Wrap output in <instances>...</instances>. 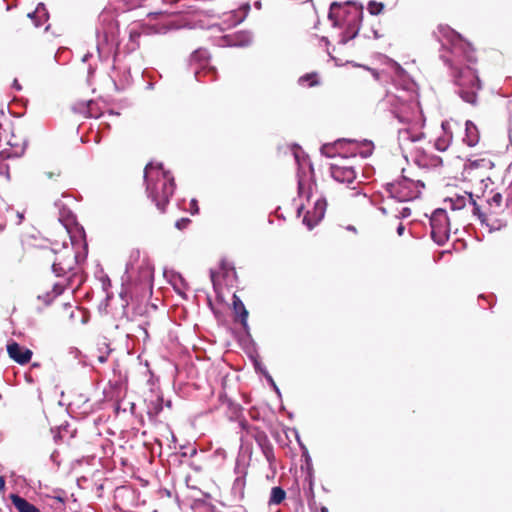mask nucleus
Wrapping results in <instances>:
<instances>
[{
  "label": "nucleus",
  "mask_w": 512,
  "mask_h": 512,
  "mask_svg": "<svg viewBox=\"0 0 512 512\" xmlns=\"http://www.w3.org/2000/svg\"><path fill=\"white\" fill-rule=\"evenodd\" d=\"M386 76L389 75L392 85L400 93L386 89V108L392 118L405 125L399 128L398 141L400 148L405 143H414L424 137V133L415 129L424 125V119L415 94V82L408 71L398 62L386 56Z\"/></svg>",
  "instance_id": "nucleus-1"
},
{
  "label": "nucleus",
  "mask_w": 512,
  "mask_h": 512,
  "mask_svg": "<svg viewBox=\"0 0 512 512\" xmlns=\"http://www.w3.org/2000/svg\"><path fill=\"white\" fill-rule=\"evenodd\" d=\"M434 35L441 44L440 59L449 69L460 98L473 106L477 104L478 92L482 89L477 71L475 51L458 32L447 25H439Z\"/></svg>",
  "instance_id": "nucleus-2"
},
{
  "label": "nucleus",
  "mask_w": 512,
  "mask_h": 512,
  "mask_svg": "<svg viewBox=\"0 0 512 512\" xmlns=\"http://www.w3.org/2000/svg\"><path fill=\"white\" fill-rule=\"evenodd\" d=\"M293 154L298 165V196L301 199H306L308 205L313 202V207H308L303 217V224L312 230L324 218L327 202L321 195H316L317 185L314 181L313 166L309 159L299 147L294 150Z\"/></svg>",
  "instance_id": "nucleus-3"
},
{
  "label": "nucleus",
  "mask_w": 512,
  "mask_h": 512,
  "mask_svg": "<svg viewBox=\"0 0 512 512\" xmlns=\"http://www.w3.org/2000/svg\"><path fill=\"white\" fill-rule=\"evenodd\" d=\"M153 266L148 257L142 256L139 250L131 251L122 276L120 297L145 296L151 293Z\"/></svg>",
  "instance_id": "nucleus-4"
},
{
  "label": "nucleus",
  "mask_w": 512,
  "mask_h": 512,
  "mask_svg": "<svg viewBox=\"0 0 512 512\" xmlns=\"http://www.w3.org/2000/svg\"><path fill=\"white\" fill-rule=\"evenodd\" d=\"M144 180L148 197L161 212H164L175 190L173 176L164 170L162 163L150 162L144 169Z\"/></svg>",
  "instance_id": "nucleus-5"
},
{
  "label": "nucleus",
  "mask_w": 512,
  "mask_h": 512,
  "mask_svg": "<svg viewBox=\"0 0 512 512\" xmlns=\"http://www.w3.org/2000/svg\"><path fill=\"white\" fill-rule=\"evenodd\" d=\"M69 234L72 247L63 244L62 249L56 253V258L52 264V272L57 277H63L71 272L77 263L84 260L87 255V243L85 241V231L83 227H75L74 231L66 227Z\"/></svg>",
  "instance_id": "nucleus-6"
},
{
  "label": "nucleus",
  "mask_w": 512,
  "mask_h": 512,
  "mask_svg": "<svg viewBox=\"0 0 512 512\" xmlns=\"http://www.w3.org/2000/svg\"><path fill=\"white\" fill-rule=\"evenodd\" d=\"M328 16L333 21V26H339L344 29L339 43L346 44L359 32L360 22L363 17V6L352 2H346L343 5L333 2L330 5Z\"/></svg>",
  "instance_id": "nucleus-7"
},
{
  "label": "nucleus",
  "mask_w": 512,
  "mask_h": 512,
  "mask_svg": "<svg viewBox=\"0 0 512 512\" xmlns=\"http://www.w3.org/2000/svg\"><path fill=\"white\" fill-rule=\"evenodd\" d=\"M95 33L99 58L104 60L112 54L116 55L119 45V29L112 11L104 10L100 13Z\"/></svg>",
  "instance_id": "nucleus-8"
},
{
  "label": "nucleus",
  "mask_w": 512,
  "mask_h": 512,
  "mask_svg": "<svg viewBox=\"0 0 512 512\" xmlns=\"http://www.w3.org/2000/svg\"><path fill=\"white\" fill-rule=\"evenodd\" d=\"M418 185L424 187L420 181L414 182L407 177H402L397 182L386 183V192L389 193V197L394 201L407 202L418 197L420 193L417 189Z\"/></svg>",
  "instance_id": "nucleus-9"
},
{
  "label": "nucleus",
  "mask_w": 512,
  "mask_h": 512,
  "mask_svg": "<svg viewBox=\"0 0 512 512\" xmlns=\"http://www.w3.org/2000/svg\"><path fill=\"white\" fill-rule=\"evenodd\" d=\"M431 226V238L433 241L442 246L449 238L450 222L444 209H436L429 218Z\"/></svg>",
  "instance_id": "nucleus-10"
},
{
  "label": "nucleus",
  "mask_w": 512,
  "mask_h": 512,
  "mask_svg": "<svg viewBox=\"0 0 512 512\" xmlns=\"http://www.w3.org/2000/svg\"><path fill=\"white\" fill-rule=\"evenodd\" d=\"M330 173L332 178L339 183L351 184L356 179L354 167L347 163L345 156L341 155L330 165Z\"/></svg>",
  "instance_id": "nucleus-11"
},
{
  "label": "nucleus",
  "mask_w": 512,
  "mask_h": 512,
  "mask_svg": "<svg viewBox=\"0 0 512 512\" xmlns=\"http://www.w3.org/2000/svg\"><path fill=\"white\" fill-rule=\"evenodd\" d=\"M25 147V141L12 134L5 143H3L2 139H0V156L2 158L20 157L23 155Z\"/></svg>",
  "instance_id": "nucleus-12"
},
{
  "label": "nucleus",
  "mask_w": 512,
  "mask_h": 512,
  "mask_svg": "<svg viewBox=\"0 0 512 512\" xmlns=\"http://www.w3.org/2000/svg\"><path fill=\"white\" fill-rule=\"evenodd\" d=\"M250 11V4L245 3L239 9L225 12L222 24L224 28H232L245 20Z\"/></svg>",
  "instance_id": "nucleus-13"
},
{
  "label": "nucleus",
  "mask_w": 512,
  "mask_h": 512,
  "mask_svg": "<svg viewBox=\"0 0 512 512\" xmlns=\"http://www.w3.org/2000/svg\"><path fill=\"white\" fill-rule=\"evenodd\" d=\"M7 353L11 359L20 365L27 364L33 354L30 349L21 346L15 341H11L7 344Z\"/></svg>",
  "instance_id": "nucleus-14"
},
{
  "label": "nucleus",
  "mask_w": 512,
  "mask_h": 512,
  "mask_svg": "<svg viewBox=\"0 0 512 512\" xmlns=\"http://www.w3.org/2000/svg\"><path fill=\"white\" fill-rule=\"evenodd\" d=\"M254 438H255L256 442L258 443V445L260 446L266 460L271 465L275 458H274L273 447L270 444L267 435L264 432L257 431L254 435Z\"/></svg>",
  "instance_id": "nucleus-15"
},
{
  "label": "nucleus",
  "mask_w": 512,
  "mask_h": 512,
  "mask_svg": "<svg viewBox=\"0 0 512 512\" xmlns=\"http://www.w3.org/2000/svg\"><path fill=\"white\" fill-rule=\"evenodd\" d=\"M480 139L479 131L476 125L467 120L465 123V136L463 138V142L467 144L469 147H474Z\"/></svg>",
  "instance_id": "nucleus-16"
},
{
  "label": "nucleus",
  "mask_w": 512,
  "mask_h": 512,
  "mask_svg": "<svg viewBox=\"0 0 512 512\" xmlns=\"http://www.w3.org/2000/svg\"><path fill=\"white\" fill-rule=\"evenodd\" d=\"M233 309L235 314L239 317L240 323L245 331H248V311L246 310L243 302L236 295L233 296Z\"/></svg>",
  "instance_id": "nucleus-17"
},
{
  "label": "nucleus",
  "mask_w": 512,
  "mask_h": 512,
  "mask_svg": "<svg viewBox=\"0 0 512 512\" xmlns=\"http://www.w3.org/2000/svg\"><path fill=\"white\" fill-rule=\"evenodd\" d=\"M472 198L473 196L471 193L465 192L462 195H455L454 197L446 199L445 201L450 204V208L452 210H461L472 203Z\"/></svg>",
  "instance_id": "nucleus-18"
},
{
  "label": "nucleus",
  "mask_w": 512,
  "mask_h": 512,
  "mask_svg": "<svg viewBox=\"0 0 512 512\" xmlns=\"http://www.w3.org/2000/svg\"><path fill=\"white\" fill-rule=\"evenodd\" d=\"M28 17L34 22L35 27H41L48 20V12L43 3H39L35 11L28 13Z\"/></svg>",
  "instance_id": "nucleus-19"
},
{
  "label": "nucleus",
  "mask_w": 512,
  "mask_h": 512,
  "mask_svg": "<svg viewBox=\"0 0 512 512\" xmlns=\"http://www.w3.org/2000/svg\"><path fill=\"white\" fill-rule=\"evenodd\" d=\"M11 501L18 512H40L35 505L31 504L25 498L19 495L12 494Z\"/></svg>",
  "instance_id": "nucleus-20"
},
{
  "label": "nucleus",
  "mask_w": 512,
  "mask_h": 512,
  "mask_svg": "<svg viewBox=\"0 0 512 512\" xmlns=\"http://www.w3.org/2000/svg\"><path fill=\"white\" fill-rule=\"evenodd\" d=\"M252 42V34L247 31H240L235 35L229 37L228 45L229 46H239L245 47L251 44Z\"/></svg>",
  "instance_id": "nucleus-21"
},
{
  "label": "nucleus",
  "mask_w": 512,
  "mask_h": 512,
  "mask_svg": "<svg viewBox=\"0 0 512 512\" xmlns=\"http://www.w3.org/2000/svg\"><path fill=\"white\" fill-rule=\"evenodd\" d=\"M65 288L66 286L64 284L59 282L55 283L51 291L38 295V299L42 300L46 305H49L56 297L60 296L64 292Z\"/></svg>",
  "instance_id": "nucleus-22"
},
{
  "label": "nucleus",
  "mask_w": 512,
  "mask_h": 512,
  "mask_svg": "<svg viewBox=\"0 0 512 512\" xmlns=\"http://www.w3.org/2000/svg\"><path fill=\"white\" fill-rule=\"evenodd\" d=\"M235 470L237 473V477L233 482L231 490L235 496L242 497L245 487V473L243 471H240L238 466L236 467Z\"/></svg>",
  "instance_id": "nucleus-23"
},
{
  "label": "nucleus",
  "mask_w": 512,
  "mask_h": 512,
  "mask_svg": "<svg viewBox=\"0 0 512 512\" xmlns=\"http://www.w3.org/2000/svg\"><path fill=\"white\" fill-rule=\"evenodd\" d=\"M343 142H346V140L345 139L338 140L335 145H337V146L341 145ZM347 142L355 143L357 145V147H360V150L358 153L362 158H367L372 154L373 144L371 141L365 140L362 143H358L356 141L347 140Z\"/></svg>",
  "instance_id": "nucleus-24"
},
{
  "label": "nucleus",
  "mask_w": 512,
  "mask_h": 512,
  "mask_svg": "<svg viewBox=\"0 0 512 512\" xmlns=\"http://www.w3.org/2000/svg\"><path fill=\"white\" fill-rule=\"evenodd\" d=\"M469 206H471L473 215L478 217V219L480 220L481 224L485 225V226H487L489 228V232H492V231H494L496 229H499L498 226H495L493 224L490 225L487 222V217L485 216L484 213L481 212L480 207L477 205V203L474 200V198H472V203H470Z\"/></svg>",
  "instance_id": "nucleus-25"
},
{
  "label": "nucleus",
  "mask_w": 512,
  "mask_h": 512,
  "mask_svg": "<svg viewBox=\"0 0 512 512\" xmlns=\"http://www.w3.org/2000/svg\"><path fill=\"white\" fill-rule=\"evenodd\" d=\"M419 164L431 168H437L442 166L443 160L441 157L437 155H427L423 154L419 159Z\"/></svg>",
  "instance_id": "nucleus-26"
},
{
  "label": "nucleus",
  "mask_w": 512,
  "mask_h": 512,
  "mask_svg": "<svg viewBox=\"0 0 512 512\" xmlns=\"http://www.w3.org/2000/svg\"><path fill=\"white\" fill-rule=\"evenodd\" d=\"M465 167L468 169H492L494 167V163L490 159L486 158H478L474 160L469 159Z\"/></svg>",
  "instance_id": "nucleus-27"
},
{
  "label": "nucleus",
  "mask_w": 512,
  "mask_h": 512,
  "mask_svg": "<svg viewBox=\"0 0 512 512\" xmlns=\"http://www.w3.org/2000/svg\"><path fill=\"white\" fill-rule=\"evenodd\" d=\"M285 496L286 492L281 487H273L270 493L269 504L278 505L285 499Z\"/></svg>",
  "instance_id": "nucleus-28"
},
{
  "label": "nucleus",
  "mask_w": 512,
  "mask_h": 512,
  "mask_svg": "<svg viewBox=\"0 0 512 512\" xmlns=\"http://www.w3.org/2000/svg\"><path fill=\"white\" fill-rule=\"evenodd\" d=\"M451 141H452L451 134H445L444 136L437 138L434 146H435L436 150L444 152L449 148Z\"/></svg>",
  "instance_id": "nucleus-29"
},
{
  "label": "nucleus",
  "mask_w": 512,
  "mask_h": 512,
  "mask_svg": "<svg viewBox=\"0 0 512 512\" xmlns=\"http://www.w3.org/2000/svg\"><path fill=\"white\" fill-rule=\"evenodd\" d=\"M215 73V69L213 67H206L204 64L201 66L200 69H198L197 67L195 68V71H194V74H195V78L197 81L201 82V81H205L203 79L204 76L208 75V74H214Z\"/></svg>",
  "instance_id": "nucleus-30"
},
{
  "label": "nucleus",
  "mask_w": 512,
  "mask_h": 512,
  "mask_svg": "<svg viewBox=\"0 0 512 512\" xmlns=\"http://www.w3.org/2000/svg\"><path fill=\"white\" fill-rule=\"evenodd\" d=\"M383 8V3L376 1H370L367 5L368 12L373 16L379 15L382 12Z\"/></svg>",
  "instance_id": "nucleus-31"
},
{
  "label": "nucleus",
  "mask_w": 512,
  "mask_h": 512,
  "mask_svg": "<svg viewBox=\"0 0 512 512\" xmlns=\"http://www.w3.org/2000/svg\"><path fill=\"white\" fill-rule=\"evenodd\" d=\"M208 58L209 53L206 49H198L191 56L192 61H206Z\"/></svg>",
  "instance_id": "nucleus-32"
},
{
  "label": "nucleus",
  "mask_w": 512,
  "mask_h": 512,
  "mask_svg": "<svg viewBox=\"0 0 512 512\" xmlns=\"http://www.w3.org/2000/svg\"><path fill=\"white\" fill-rule=\"evenodd\" d=\"M411 215V209L408 206L401 207L400 210L396 209L394 214V218L397 219H405Z\"/></svg>",
  "instance_id": "nucleus-33"
},
{
  "label": "nucleus",
  "mask_w": 512,
  "mask_h": 512,
  "mask_svg": "<svg viewBox=\"0 0 512 512\" xmlns=\"http://www.w3.org/2000/svg\"><path fill=\"white\" fill-rule=\"evenodd\" d=\"M333 150H334V145H331V144H324L321 147V153L329 158L335 157Z\"/></svg>",
  "instance_id": "nucleus-34"
},
{
  "label": "nucleus",
  "mask_w": 512,
  "mask_h": 512,
  "mask_svg": "<svg viewBox=\"0 0 512 512\" xmlns=\"http://www.w3.org/2000/svg\"><path fill=\"white\" fill-rule=\"evenodd\" d=\"M367 38H373V39H380L381 34L378 29H375L374 27H371L369 32L365 34Z\"/></svg>",
  "instance_id": "nucleus-35"
},
{
  "label": "nucleus",
  "mask_w": 512,
  "mask_h": 512,
  "mask_svg": "<svg viewBox=\"0 0 512 512\" xmlns=\"http://www.w3.org/2000/svg\"><path fill=\"white\" fill-rule=\"evenodd\" d=\"M110 349L107 348V351L105 353L101 352V354L97 357L98 361L100 363H105L108 359V355L110 353Z\"/></svg>",
  "instance_id": "nucleus-36"
},
{
  "label": "nucleus",
  "mask_w": 512,
  "mask_h": 512,
  "mask_svg": "<svg viewBox=\"0 0 512 512\" xmlns=\"http://www.w3.org/2000/svg\"><path fill=\"white\" fill-rule=\"evenodd\" d=\"M313 77H316V74H307L305 76H302L299 78V83L304 84L306 81L312 79Z\"/></svg>",
  "instance_id": "nucleus-37"
},
{
  "label": "nucleus",
  "mask_w": 512,
  "mask_h": 512,
  "mask_svg": "<svg viewBox=\"0 0 512 512\" xmlns=\"http://www.w3.org/2000/svg\"><path fill=\"white\" fill-rule=\"evenodd\" d=\"M502 201V195L500 193H496L492 197V202L495 203L497 206L501 204Z\"/></svg>",
  "instance_id": "nucleus-38"
},
{
  "label": "nucleus",
  "mask_w": 512,
  "mask_h": 512,
  "mask_svg": "<svg viewBox=\"0 0 512 512\" xmlns=\"http://www.w3.org/2000/svg\"><path fill=\"white\" fill-rule=\"evenodd\" d=\"M404 231H405V226L403 223H398L397 226H396V232L399 236H402L404 234Z\"/></svg>",
  "instance_id": "nucleus-39"
},
{
  "label": "nucleus",
  "mask_w": 512,
  "mask_h": 512,
  "mask_svg": "<svg viewBox=\"0 0 512 512\" xmlns=\"http://www.w3.org/2000/svg\"><path fill=\"white\" fill-rule=\"evenodd\" d=\"M198 206H197V201L195 199H192L191 200V212L192 214H195V213H198Z\"/></svg>",
  "instance_id": "nucleus-40"
},
{
  "label": "nucleus",
  "mask_w": 512,
  "mask_h": 512,
  "mask_svg": "<svg viewBox=\"0 0 512 512\" xmlns=\"http://www.w3.org/2000/svg\"><path fill=\"white\" fill-rule=\"evenodd\" d=\"M187 222H189L188 219H181L176 222V227L181 229L182 227H184L186 225Z\"/></svg>",
  "instance_id": "nucleus-41"
},
{
  "label": "nucleus",
  "mask_w": 512,
  "mask_h": 512,
  "mask_svg": "<svg viewBox=\"0 0 512 512\" xmlns=\"http://www.w3.org/2000/svg\"><path fill=\"white\" fill-rule=\"evenodd\" d=\"M366 69H367V70H369V71L372 73L373 77H374L376 80H379V79H380V73H379L377 70L372 69V68H366Z\"/></svg>",
  "instance_id": "nucleus-42"
},
{
  "label": "nucleus",
  "mask_w": 512,
  "mask_h": 512,
  "mask_svg": "<svg viewBox=\"0 0 512 512\" xmlns=\"http://www.w3.org/2000/svg\"><path fill=\"white\" fill-rule=\"evenodd\" d=\"M6 488V482L4 477L0 476V492H4Z\"/></svg>",
  "instance_id": "nucleus-43"
},
{
  "label": "nucleus",
  "mask_w": 512,
  "mask_h": 512,
  "mask_svg": "<svg viewBox=\"0 0 512 512\" xmlns=\"http://www.w3.org/2000/svg\"><path fill=\"white\" fill-rule=\"evenodd\" d=\"M16 217H17L16 224H17V225L21 224V223H22V220H23V218H24L23 214H22V213H20V212H17V213H16Z\"/></svg>",
  "instance_id": "nucleus-44"
},
{
  "label": "nucleus",
  "mask_w": 512,
  "mask_h": 512,
  "mask_svg": "<svg viewBox=\"0 0 512 512\" xmlns=\"http://www.w3.org/2000/svg\"><path fill=\"white\" fill-rule=\"evenodd\" d=\"M255 368H256V370H257V371H260V372H262V373L265 375V371H266V370H265V368H263V367L261 366V364H260V363L256 362V363H255Z\"/></svg>",
  "instance_id": "nucleus-45"
},
{
  "label": "nucleus",
  "mask_w": 512,
  "mask_h": 512,
  "mask_svg": "<svg viewBox=\"0 0 512 512\" xmlns=\"http://www.w3.org/2000/svg\"><path fill=\"white\" fill-rule=\"evenodd\" d=\"M264 376L266 377L267 381H268L271 385H274V380H273V378L271 377V375H270L267 371H265V375H264Z\"/></svg>",
  "instance_id": "nucleus-46"
},
{
  "label": "nucleus",
  "mask_w": 512,
  "mask_h": 512,
  "mask_svg": "<svg viewBox=\"0 0 512 512\" xmlns=\"http://www.w3.org/2000/svg\"><path fill=\"white\" fill-rule=\"evenodd\" d=\"M13 88H15L16 90L20 91L22 89L21 85L19 84L18 80L15 79L14 82H13Z\"/></svg>",
  "instance_id": "nucleus-47"
},
{
  "label": "nucleus",
  "mask_w": 512,
  "mask_h": 512,
  "mask_svg": "<svg viewBox=\"0 0 512 512\" xmlns=\"http://www.w3.org/2000/svg\"><path fill=\"white\" fill-rule=\"evenodd\" d=\"M304 209H305V204H304V203H302V204L298 207V209H297L298 215H300V214H301V212H302Z\"/></svg>",
  "instance_id": "nucleus-48"
},
{
  "label": "nucleus",
  "mask_w": 512,
  "mask_h": 512,
  "mask_svg": "<svg viewBox=\"0 0 512 512\" xmlns=\"http://www.w3.org/2000/svg\"><path fill=\"white\" fill-rule=\"evenodd\" d=\"M254 6H255L256 9L260 10L261 9V2L260 1H256L254 3Z\"/></svg>",
  "instance_id": "nucleus-49"
},
{
  "label": "nucleus",
  "mask_w": 512,
  "mask_h": 512,
  "mask_svg": "<svg viewBox=\"0 0 512 512\" xmlns=\"http://www.w3.org/2000/svg\"><path fill=\"white\" fill-rule=\"evenodd\" d=\"M347 230L352 231V232H356V228L354 226H352V225L347 226Z\"/></svg>",
  "instance_id": "nucleus-50"
},
{
  "label": "nucleus",
  "mask_w": 512,
  "mask_h": 512,
  "mask_svg": "<svg viewBox=\"0 0 512 512\" xmlns=\"http://www.w3.org/2000/svg\"><path fill=\"white\" fill-rule=\"evenodd\" d=\"M272 386H273V389L279 394L280 391H279L278 387L276 386V384L274 383V385H272Z\"/></svg>",
  "instance_id": "nucleus-51"
},
{
  "label": "nucleus",
  "mask_w": 512,
  "mask_h": 512,
  "mask_svg": "<svg viewBox=\"0 0 512 512\" xmlns=\"http://www.w3.org/2000/svg\"><path fill=\"white\" fill-rule=\"evenodd\" d=\"M315 84H317V81L313 80V81L309 82L308 86H313Z\"/></svg>",
  "instance_id": "nucleus-52"
},
{
  "label": "nucleus",
  "mask_w": 512,
  "mask_h": 512,
  "mask_svg": "<svg viewBox=\"0 0 512 512\" xmlns=\"http://www.w3.org/2000/svg\"><path fill=\"white\" fill-rule=\"evenodd\" d=\"M89 56H90L89 54H86V55L83 57V61H84V62H85V61H87V59H88V57H89Z\"/></svg>",
  "instance_id": "nucleus-53"
},
{
  "label": "nucleus",
  "mask_w": 512,
  "mask_h": 512,
  "mask_svg": "<svg viewBox=\"0 0 512 512\" xmlns=\"http://www.w3.org/2000/svg\"><path fill=\"white\" fill-rule=\"evenodd\" d=\"M321 512H328V509L326 507H322Z\"/></svg>",
  "instance_id": "nucleus-54"
},
{
  "label": "nucleus",
  "mask_w": 512,
  "mask_h": 512,
  "mask_svg": "<svg viewBox=\"0 0 512 512\" xmlns=\"http://www.w3.org/2000/svg\"><path fill=\"white\" fill-rule=\"evenodd\" d=\"M446 125H447V123H446V122H443V123H442V128H443V130H445V129H446Z\"/></svg>",
  "instance_id": "nucleus-55"
},
{
  "label": "nucleus",
  "mask_w": 512,
  "mask_h": 512,
  "mask_svg": "<svg viewBox=\"0 0 512 512\" xmlns=\"http://www.w3.org/2000/svg\"><path fill=\"white\" fill-rule=\"evenodd\" d=\"M166 406L171 407V401H167Z\"/></svg>",
  "instance_id": "nucleus-56"
},
{
  "label": "nucleus",
  "mask_w": 512,
  "mask_h": 512,
  "mask_svg": "<svg viewBox=\"0 0 512 512\" xmlns=\"http://www.w3.org/2000/svg\"><path fill=\"white\" fill-rule=\"evenodd\" d=\"M165 2H170V3H173L175 2L176 0H164Z\"/></svg>",
  "instance_id": "nucleus-57"
},
{
  "label": "nucleus",
  "mask_w": 512,
  "mask_h": 512,
  "mask_svg": "<svg viewBox=\"0 0 512 512\" xmlns=\"http://www.w3.org/2000/svg\"><path fill=\"white\" fill-rule=\"evenodd\" d=\"M322 40L325 41L326 43H328V39L327 38L323 37Z\"/></svg>",
  "instance_id": "nucleus-58"
},
{
  "label": "nucleus",
  "mask_w": 512,
  "mask_h": 512,
  "mask_svg": "<svg viewBox=\"0 0 512 512\" xmlns=\"http://www.w3.org/2000/svg\"><path fill=\"white\" fill-rule=\"evenodd\" d=\"M2 229H3V226L0 225V230H2Z\"/></svg>",
  "instance_id": "nucleus-59"
}]
</instances>
